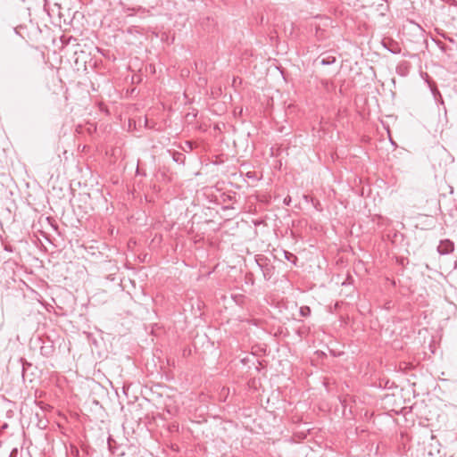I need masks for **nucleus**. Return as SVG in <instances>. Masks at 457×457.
<instances>
[{
  "label": "nucleus",
  "instance_id": "39448f33",
  "mask_svg": "<svg viewBox=\"0 0 457 457\" xmlns=\"http://www.w3.org/2000/svg\"><path fill=\"white\" fill-rule=\"evenodd\" d=\"M107 445L109 451L112 454H115L117 456L124 455V452L120 450V447L117 445L116 441L112 436L108 437Z\"/></svg>",
  "mask_w": 457,
  "mask_h": 457
},
{
  "label": "nucleus",
  "instance_id": "0eeeda50",
  "mask_svg": "<svg viewBox=\"0 0 457 457\" xmlns=\"http://www.w3.org/2000/svg\"><path fill=\"white\" fill-rule=\"evenodd\" d=\"M283 30H284L286 37H293L294 32H295L294 23L291 21H287V22L284 23Z\"/></svg>",
  "mask_w": 457,
  "mask_h": 457
},
{
  "label": "nucleus",
  "instance_id": "1a4fd4ad",
  "mask_svg": "<svg viewBox=\"0 0 457 457\" xmlns=\"http://www.w3.org/2000/svg\"><path fill=\"white\" fill-rule=\"evenodd\" d=\"M320 82L328 92L334 89V85L329 79H320Z\"/></svg>",
  "mask_w": 457,
  "mask_h": 457
},
{
  "label": "nucleus",
  "instance_id": "7ed1b4c3",
  "mask_svg": "<svg viewBox=\"0 0 457 457\" xmlns=\"http://www.w3.org/2000/svg\"><path fill=\"white\" fill-rule=\"evenodd\" d=\"M454 250V244L450 239L441 240L437 246V252L441 255L449 254Z\"/></svg>",
  "mask_w": 457,
  "mask_h": 457
},
{
  "label": "nucleus",
  "instance_id": "f3484780",
  "mask_svg": "<svg viewBox=\"0 0 457 457\" xmlns=\"http://www.w3.org/2000/svg\"><path fill=\"white\" fill-rule=\"evenodd\" d=\"M134 29H135V28H134V27H130V28H129V29H127V32H128V33H129V34H131V33L133 32V30H134Z\"/></svg>",
  "mask_w": 457,
  "mask_h": 457
},
{
  "label": "nucleus",
  "instance_id": "6e6552de",
  "mask_svg": "<svg viewBox=\"0 0 457 457\" xmlns=\"http://www.w3.org/2000/svg\"><path fill=\"white\" fill-rule=\"evenodd\" d=\"M123 11L128 13L129 16L133 15L131 12H148L145 7L143 6H137V7H124Z\"/></svg>",
  "mask_w": 457,
  "mask_h": 457
},
{
  "label": "nucleus",
  "instance_id": "aec40b11",
  "mask_svg": "<svg viewBox=\"0 0 457 457\" xmlns=\"http://www.w3.org/2000/svg\"><path fill=\"white\" fill-rule=\"evenodd\" d=\"M320 205V204L316 201V205H315L316 211L319 210Z\"/></svg>",
  "mask_w": 457,
  "mask_h": 457
},
{
  "label": "nucleus",
  "instance_id": "9b49d317",
  "mask_svg": "<svg viewBox=\"0 0 457 457\" xmlns=\"http://www.w3.org/2000/svg\"><path fill=\"white\" fill-rule=\"evenodd\" d=\"M301 316L307 317L311 315L312 310L309 306H302L299 309Z\"/></svg>",
  "mask_w": 457,
  "mask_h": 457
},
{
  "label": "nucleus",
  "instance_id": "f257e3e1",
  "mask_svg": "<svg viewBox=\"0 0 457 457\" xmlns=\"http://www.w3.org/2000/svg\"><path fill=\"white\" fill-rule=\"evenodd\" d=\"M325 76H334L337 72V58L329 53H321L316 57V69Z\"/></svg>",
  "mask_w": 457,
  "mask_h": 457
},
{
  "label": "nucleus",
  "instance_id": "f8f14e48",
  "mask_svg": "<svg viewBox=\"0 0 457 457\" xmlns=\"http://www.w3.org/2000/svg\"><path fill=\"white\" fill-rule=\"evenodd\" d=\"M441 36L445 39V40H448L449 42L453 43V39L451 38L450 37L446 36L445 34H441Z\"/></svg>",
  "mask_w": 457,
  "mask_h": 457
},
{
  "label": "nucleus",
  "instance_id": "f03ea898",
  "mask_svg": "<svg viewBox=\"0 0 457 457\" xmlns=\"http://www.w3.org/2000/svg\"><path fill=\"white\" fill-rule=\"evenodd\" d=\"M268 259L265 256L258 255L256 257V262L258 266L261 268L263 277L266 280L270 279L274 267L272 265H270L268 262Z\"/></svg>",
  "mask_w": 457,
  "mask_h": 457
},
{
  "label": "nucleus",
  "instance_id": "423d86ee",
  "mask_svg": "<svg viewBox=\"0 0 457 457\" xmlns=\"http://www.w3.org/2000/svg\"><path fill=\"white\" fill-rule=\"evenodd\" d=\"M168 153L170 154V155L171 156L172 160L179 164V165H184L185 164V160H186V156L184 154L180 153V152H178V151H175V150H168Z\"/></svg>",
  "mask_w": 457,
  "mask_h": 457
},
{
  "label": "nucleus",
  "instance_id": "6ab92c4d",
  "mask_svg": "<svg viewBox=\"0 0 457 457\" xmlns=\"http://www.w3.org/2000/svg\"><path fill=\"white\" fill-rule=\"evenodd\" d=\"M148 4H151V7H154V5H157V4H158L157 1H154L153 3H148Z\"/></svg>",
  "mask_w": 457,
  "mask_h": 457
},
{
  "label": "nucleus",
  "instance_id": "9d476101",
  "mask_svg": "<svg viewBox=\"0 0 457 457\" xmlns=\"http://www.w3.org/2000/svg\"><path fill=\"white\" fill-rule=\"evenodd\" d=\"M195 146V144L192 141H185L184 145H181L180 148L185 152L192 151Z\"/></svg>",
  "mask_w": 457,
  "mask_h": 457
},
{
  "label": "nucleus",
  "instance_id": "a211bd4d",
  "mask_svg": "<svg viewBox=\"0 0 457 457\" xmlns=\"http://www.w3.org/2000/svg\"><path fill=\"white\" fill-rule=\"evenodd\" d=\"M438 46H440V48H441L442 50H444V51L445 50V45H444L443 43L439 42V43H438Z\"/></svg>",
  "mask_w": 457,
  "mask_h": 457
},
{
  "label": "nucleus",
  "instance_id": "ddd939ff",
  "mask_svg": "<svg viewBox=\"0 0 457 457\" xmlns=\"http://www.w3.org/2000/svg\"><path fill=\"white\" fill-rule=\"evenodd\" d=\"M4 250L8 251V252H12L13 251L12 246L10 245H4Z\"/></svg>",
  "mask_w": 457,
  "mask_h": 457
},
{
  "label": "nucleus",
  "instance_id": "4468645a",
  "mask_svg": "<svg viewBox=\"0 0 457 457\" xmlns=\"http://www.w3.org/2000/svg\"><path fill=\"white\" fill-rule=\"evenodd\" d=\"M286 258L290 261V257L295 258L292 253L285 252Z\"/></svg>",
  "mask_w": 457,
  "mask_h": 457
},
{
  "label": "nucleus",
  "instance_id": "dca6fc26",
  "mask_svg": "<svg viewBox=\"0 0 457 457\" xmlns=\"http://www.w3.org/2000/svg\"><path fill=\"white\" fill-rule=\"evenodd\" d=\"M315 354H316V356H322V355L324 354V353H323V352H320V351L316 350Z\"/></svg>",
  "mask_w": 457,
  "mask_h": 457
},
{
  "label": "nucleus",
  "instance_id": "2eb2a0df",
  "mask_svg": "<svg viewBox=\"0 0 457 457\" xmlns=\"http://www.w3.org/2000/svg\"><path fill=\"white\" fill-rule=\"evenodd\" d=\"M290 202H291V198L289 196L286 197L284 199V204H287V205H288Z\"/></svg>",
  "mask_w": 457,
  "mask_h": 457
},
{
  "label": "nucleus",
  "instance_id": "20e7f679",
  "mask_svg": "<svg viewBox=\"0 0 457 457\" xmlns=\"http://www.w3.org/2000/svg\"><path fill=\"white\" fill-rule=\"evenodd\" d=\"M55 351L54 343L50 340L43 341L40 346V354L46 358L51 357Z\"/></svg>",
  "mask_w": 457,
  "mask_h": 457
}]
</instances>
